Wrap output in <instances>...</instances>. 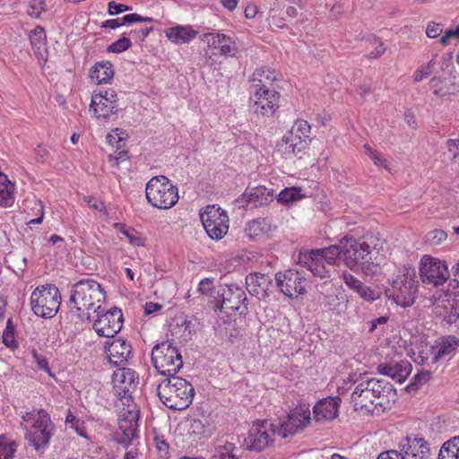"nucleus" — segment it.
Here are the masks:
<instances>
[{"instance_id": "nucleus-1", "label": "nucleus", "mask_w": 459, "mask_h": 459, "mask_svg": "<svg viewBox=\"0 0 459 459\" xmlns=\"http://www.w3.org/2000/svg\"><path fill=\"white\" fill-rule=\"evenodd\" d=\"M112 393L126 405L119 412L118 430L116 440L118 444L127 446L137 437L139 411L133 403L132 392L135 388V372L127 368H117L112 375Z\"/></svg>"}, {"instance_id": "nucleus-2", "label": "nucleus", "mask_w": 459, "mask_h": 459, "mask_svg": "<svg viewBox=\"0 0 459 459\" xmlns=\"http://www.w3.org/2000/svg\"><path fill=\"white\" fill-rule=\"evenodd\" d=\"M396 400L394 385L383 378L362 379L354 388L351 401L355 411L371 415L391 409Z\"/></svg>"}, {"instance_id": "nucleus-3", "label": "nucleus", "mask_w": 459, "mask_h": 459, "mask_svg": "<svg viewBox=\"0 0 459 459\" xmlns=\"http://www.w3.org/2000/svg\"><path fill=\"white\" fill-rule=\"evenodd\" d=\"M157 393L165 406L180 411L187 408L192 403L195 388L186 379L171 376L158 385Z\"/></svg>"}, {"instance_id": "nucleus-4", "label": "nucleus", "mask_w": 459, "mask_h": 459, "mask_svg": "<svg viewBox=\"0 0 459 459\" xmlns=\"http://www.w3.org/2000/svg\"><path fill=\"white\" fill-rule=\"evenodd\" d=\"M105 299L101 285L92 279H83L73 285L68 307L77 312L100 309V303Z\"/></svg>"}, {"instance_id": "nucleus-5", "label": "nucleus", "mask_w": 459, "mask_h": 459, "mask_svg": "<svg viewBox=\"0 0 459 459\" xmlns=\"http://www.w3.org/2000/svg\"><path fill=\"white\" fill-rule=\"evenodd\" d=\"M372 252L373 249L365 241L350 238L342 245V260L356 273L361 271L366 275H374L377 264L372 261Z\"/></svg>"}, {"instance_id": "nucleus-6", "label": "nucleus", "mask_w": 459, "mask_h": 459, "mask_svg": "<svg viewBox=\"0 0 459 459\" xmlns=\"http://www.w3.org/2000/svg\"><path fill=\"white\" fill-rule=\"evenodd\" d=\"M148 202L155 208L167 210L178 201V190L165 176L152 177L145 187Z\"/></svg>"}, {"instance_id": "nucleus-7", "label": "nucleus", "mask_w": 459, "mask_h": 459, "mask_svg": "<svg viewBox=\"0 0 459 459\" xmlns=\"http://www.w3.org/2000/svg\"><path fill=\"white\" fill-rule=\"evenodd\" d=\"M152 363L163 376L171 377L183 367V359L178 349L171 341L156 344L152 350Z\"/></svg>"}, {"instance_id": "nucleus-8", "label": "nucleus", "mask_w": 459, "mask_h": 459, "mask_svg": "<svg viewBox=\"0 0 459 459\" xmlns=\"http://www.w3.org/2000/svg\"><path fill=\"white\" fill-rule=\"evenodd\" d=\"M61 304L59 290L52 284L37 287L30 296V306L34 314L44 318H52Z\"/></svg>"}, {"instance_id": "nucleus-9", "label": "nucleus", "mask_w": 459, "mask_h": 459, "mask_svg": "<svg viewBox=\"0 0 459 459\" xmlns=\"http://www.w3.org/2000/svg\"><path fill=\"white\" fill-rule=\"evenodd\" d=\"M119 109L117 94L114 89H100L92 94L90 111L100 122L117 119Z\"/></svg>"}, {"instance_id": "nucleus-10", "label": "nucleus", "mask_w": 459, "mask_h": 459, "mask_svg": "<svg viewBox=\"0 0 459 459\" xmlns=\"http://www.w3.org/2000/svg\"><path fill=\"white\" fill-rule=\"evenodd\" d=\"M54 430L55 425L48 412L39 410L32 426L27 430L25 438L35 450L44 452L49 445Z\"/></svg>"}, {"instance_id": "nucleus-11", "label": "nucleus", "mask_w": 459, "mask_h": 459, "mask_svg": "<svg viewBox=\"0 0 459 459\" xmlns=\"http://www.w3.org/2000/svg\"><path fill=\"white\" fill-rule=\"evenodd\" d=\"M203 226L212 239H221L229 230V217L224 210L216 205H208L200 213Z\"/></svg>"}, {"instance_id": "nucleus-12", "label": "nucleus", "mask_w": 459, "mask_h": 459, "mask_svg": "<svg viewBox=\"0 0 459 459\" xmlns=\"http://www.w3.org/2000/svg\"><path fill=\"white\" fill-rule=\"evenodd\" d=\"M277 427L267 420H258L251 426L248 436L245 439L247 447L254 451H263L273 443Z\"/></svg>"}, {"instance_id": "nucleus-13", "label": "nucleus", "mask_w": 459, "mask_h": 459, "mask_svg": "<svg viewBox=\"0 0 459 459\" xmlns=\"http://www.w3.org/2000/svg\"><path fill=\"white\" fill-rule=\"evenodd\" d=\"M403 277V279L394 281L392 289L387 290L385 295L396 305L406 307L414 302L418 291V281L408 275Z\"/></svg>"}, {"instance_id": "nucleus-14", "label": "nucleus", "mask_w": 459, "mask_h": 459, "mask_svg": "<svg viewBox=\"0 0 459 459\" xmlns=\"http://www.w3.org/2000/svg\"><path fill=\"white\" fill-rule=\"evenodd\" d=\"M277 287L289 298L306 293L307 279L304 272L290 269L275 274Z\"/></svg>"}, {"instance_id": "nucleus-15", "label": "nucleus", "mask_w": 459, "mask_h": 459, "mask_svg": "<svg viewBox=\"0 0 459 459\" xmlns=\"http://www.w3.org/2000/svg\"><path fill=\"white\" fill-rule=\"evenodd\" d=\"M310 411L307 404H300L291 410L287 419L277 427V434L281 437L292 436L303 430L310 423Z\"/></svg>"}, {"instance_id": "nucleus-16", "label": "nucleus", "mask_w": 459, "mask_h": 459, "mask_svg": "<svg viewBox=\"0 0 459 459\" xmlns=\"http://www.w3.org/2000/svg\"><path fill=\"white\" fill-rule=\"evenodd\" d=\"M420 275L424 283L442 285L449 277L446 264L429 255H424L420 264Z\"/></svg>"}, {"instance_id": "nucleus-17", "label": "nucleus", "mask_w": 459, "mask_h": 459, "mask_svg": "<svg viewBox=\"0 0 459 459\" xmlns=\"http://www.w3.org/2000/svg\"><path fill=\"white\" fill-rule=\"evenodd\" d=\"M98 318L93 323V328L100 336L112 338L122 328L123 314L120 308L114 307L100 314L97 311Z\"/></svg>"}, {"instance_id": "nucleus-18", "label": "nucleus", "mask_w": 459, "mask_h": 459, "mask_svg": "<svg viewBox=\"0 0 459 459\" xmlns=\"http://www.w3.org/2000/svg\"><path fill=\"white\" fill-rule=\"evenodd\" d=\"M253 111L264 117H272L279 108L280 94L276 90L250 91Z\"/></svg>"}, {"instance_id": "nucleus-19", "label": "nucleus", "mask_w": 459, "mask_h": 459, "mask_svg": "<svg viewBox=\"0 0 459 459\" xmlns=\"http://www.w3.org/2000/svg\"><path fill=\"white\" fill-rule=\"evenodd\" d=\"M399 448L405 459H429V444L421 437L408 436L399 443Z\"/></svg>"}, {"instance_id": "nucleus-20", "label": "nucleus", "mask_w": 459, "mask_h": 459, "mask_svg": "<svg viewBox=\"0 0 459 459\" xmlns=\"http://www.w3.org/2000/svg\"><path fill=\"white\" fill-rule=\"evenodd\" d=\"M221 296V309L225 313L238 312L239 315H245L247 312V296L241 288L229 286L223 290Z\"/></svg>"}, {"instance_id": "nucleus-21", "label": "nucleus", "mask_w": 459, "mask_h": 459, "mask_svg": "<svg viewBox=\"0 0 459 459\" xmlns=\"http://www.w3.org/2000/svg\"><path fill=\"white\" fill-rule=\"evenodd\" d=\"M179 428L189 437L207 438L214 431L213 426L210 424L208 418L204 415L189 416L181 421Z\"/></svg>"}, {"instance_id": "nucleus-22", "label": "nucleus", "mask_w": 459, "mask_h": 459, "mask_svg": "<svg viewBox=\"0 0 459 459\" xmlns=\"http://www.w3.org/2000/svg\"><path fill=\"white\" fill-rule=\"evenodd\" d=\"M432 312L442 322L447 325L455 323L459 318V306L447 295H440L432 304Z\"/></svg>"}, {"instance_id": "nucleus-23", "label": "nucleus", "mask_w": 459, "mask_h": 459, "mask_svg": "<svg viewBox=\"0 0 459 459\" xmlns=\"http://www.w3.org/2000/svg\"><path fill=\"white\" fill-rule=\"evenodd\" d=\"M247 290L258 299H265L273 288V280L268 274L254 273L246 277Z\"/></svg>"}, {"instance_id": "nucleus-24", "label": "nucleus", "mask_w": 459, "mask_h": 459, "mask_svg": "<svg viewBox=\"0 0 459 459\" xmlns=\"http://www.w3.org/2000/svg\"><path fill=\"white\" fill-rule=\"evenodd\" d=\"M203 40L206 42L209 49H219L221 56H235L238 52L236 42L223 33H204Z\"/></svg>"}, {"instance_id": "nucleus-25", "label": "nucleus", "mask_w": 459, "mask_h": 459, "mask_svg": "<svg viewBox=\"0 0 459 459\" xmlns=\"http://www.w3.org/2000/svg\"><path fill=\"white\" fill-rule=\"evenodd\" d=\"M341 398L338 396L320 400L313 408L316 421L332 420L338 416Z\"/></svg>"}, {"instance_id": "nucleus-26", "label": "nucleus", "mask_w": 459, "mask_h": 459, "mask_svg": "<svg viewBox=\"0 0 459 459\" xmlns=\"http://www.w3.org/2000/svg\"><path fill=\"white\" fill-rule=\"evenodd\" d=\"M105 351L108 354L109 362L118 366L127 362L132 352V347L125 340L117 339L111 342H107L105 344Z\"/></svg>"}, {"instance_id": "nucleus-27", "label": "nucleus", "mask_w": 459, "mask_h": 459, "mask_svg": "<svg viewBox=\"0 0 459 459\" xmlns=\"http://www.w3.org/2000/svg\"><path fill=\"white\" fill-rule=\"evenodd\" d=\"M377 370L380 374L388 376L398 383H403L411 374V365L407 360H401L400 362L380 364Z\"/></svg>"}, {"instance_id": "nucleus-28", "label": "nucleus", "mask_w": 459, "mask_h": 459, "mask_svg": "<svg viewBox=\"0 0 459 459\" xmlns=\"http://www.w3.org/2000/svg\"><path fill=\"white\" fill-rule=\"evenodd\" d=\"M276 80L277 77L274 71L264 67L258 68L252 75L250 91L275 90L273 82Z\"/></svg>"}, {"instance_id": "nucleus-29", "label": "nucleus", "mask_w": 459, "mask_h": 459, "mask_svg": "<svg viewBox=\"0 0 459 459\" xmlns=\"http://www.w3.org/2000/svg\"><path fill=\"white\" fill-rule=\"evenodd\" d=\"M272 189H268L264 186H258L252 188H247L240 197L241 203L252 204L254 207H258L267 204L272 200Z\"/></svg>"}, {"instance_id": "nucleus-30", "label": "nucleus", "mask_w": 459, "mask_h": 459, "mask_svg": "<svg viewBox=\"0 0 459 459\" xmlns=\"http://www.w3.org/2000/svg\"><path fill=\"white\" fill-rule=\"evenodd\" d=\"M166 38L175 44H187L198 34L192 26L177 25L164 30Z\"/></svg>"}, {"instance_id": "nucleus-31", "label": "nucleus", "mask_w": 459, "mask_h": 459, "mask_svg": "<svg viewBox=\"0 0 459 459\" xmlns=\"http://www.w3.org/2000/svg\"><path fill=\"white\" fill-rule=\"evenodd\" d=\"M459 346V339L449 335L442 340L438 346L429 347L431 352V364L437 363L440 359L450 355Z\"/></svg>"}, {"instance_id": "nucleus-32", "label": "nucleus", "mask_w": 459, "mask_h": 459, "mask_svg": "<svg viewBox=\"0 0 459 459\" xmlns=\"http://www.w3.org/2000/svg\"><path fill=\"white\" fill-rule=\"evenodd\" d=\"M170 332L180 342H187L195 333V324L186 317H178L176 324L170 325Z\"/></svg>"}, {"instance_id": "nucleus-33", "label": "nucleus", "mask_w": 459, "mask_h": 459, "mask_svg": "<svg viewBox=\"0 0 459 459\" xmlns=\"http://www.w3.org/2000/svg\"><path fill=\"white\" fill-rule=\"evenodd\" d=\"M275 227L268 218H257L247 223L245 228L246 235L250 238H257L268 235Z\"/></svg>"}, {"instance_id": "nucleus-34", "label": "nucleus", "mask_w": 459, "mask_h": 459, "mask_svg": "<svg viewBox=\"0 0 459 459\" xmlns=\"http://www.w3.org/2000/svg\"><path fill=\"white\" fill-rule=\"evenodd\" d=\"M90 76L96 80L97 83H107L114 76L113 65L109 61H101L96 63L91 69Z\"/></svg>"}, {"instance_id": "nucleus-35", "label": "nucleus", "mask_w": 459, "mask_h": 459, "mask_svg": "<svg viewBox=\"0 0 459 459\" xmlns=\"http://www.w3.org/2000/svg\"><path fill=\"white\" fill-rule=\"evenodd\" d=\"M313 275L320 278H329L331 272L334 269L328 267V264L320 259L314 252L310 251L308 255V261L304 262Z\"/></svg>"}, {"instance_id": "nucleus-36", "label": "nucleus", "mask_w": 459, "mask_h": 459, "mask_svg": "<svg viewBox=\"0 0 459 459\" xmlns=\"http://www.w3.org/2000/svg\"><path fill=\"white\" fill-rule=\"evenodd\" d=\"M14 184L0 171V206L10 207L14 203Z\"/></svg>"}, {"instance_id": "nucleus-37", "label": "nucleus", "mask_w": 459, "mask_h": 459, "mask_svg": "<svg viewBox=\"0 0 459 459\" xmlns=\"http://www.w3.org/2000/svg\"><path fill=\"white\" fill-rule=\"evenodd\" d=\"M312 252L321 260L328 264V267H333L334 269V265L339 258H342V247L333 245L325 248L320 249H312Z\"/></svg>"}, {"instance_id": "nucleus-38", "label": "nucleus", "mask_w": 459, "mask_h": 459, "mask_svg": "<svg viewBox=\"0 0 459 459\" xmlns=\"http://www.w3.org/2000/svg\"><path fill=\"white\" fill-rule=\"evenodd\" d=\"M438 459H459V436L443 444L439 450Z\"/></svg>"}, {"instance_id": "nucleus-39", "label": "nucleus", "mask_w": 459, "mask_h": 459, "mask_svg": "<svg viewBox=\"0 0 459 459\" xmlns=\"http://www.w3.org/2000/svg\"><path fill=\"white\" fill-rule=\"evenodd\" d=\"M367 42L368 43V48H372L367 55V57L369 59H376L380 57L386 50L384 43L379 38L376 36H369L367 39Z\"/></svg>"}, {"instance_id": "nucleus-40", "label": "nucleus", "mask_w": 459, "mask_h": 459, "mask_svg": "<svg viewBox=\"0 0 459 459\" xmlns=\"http://www.w3.org/2000/svg\"><path fill=\"white\" fill-rule=\"evenodd\" d=\"M305 195L301 194L299 187H286L278 195L277 201L281 204H289L297 200H300Z\"/></svg>"}, {"instance_id": "nucleus-41", "label": "nucleus", "mask_w": 459, "mask_h": 459, "mask_svg": "<svg viewBox=\"0 0 459 459\" xmlns=\"http://www.w3.org/2000/svg\"><path fill=\"white\" fill-rule=\"evenodd\" d=\"M32 47L40 51L46 45L47 36L43 27L37 26L29 35Z\"/></svg>"}, {"instance_id": "nucleus-42", "label": "nucleus", "mask_w": 459, "mask_h": 459, "mask_svg": "<svg viewBox=\"0 0 459 459\" xmlns=\"http://www.w3.org/2000/svg\"><path fill=\"white\" fill-rule=\"evenodd\" d=\"M429 88L437 97H445L451 94L450 89L446 86V79L443 77H433L429 81Z\"/></svg>"}, {"instance_id": "nucleus-43", "label": "nucleus", "mask_w": 459, "mask_h": 459, "mask_svg": "<svg viewBox=\"0 0 459 459\" xmlns=\"http://www.w3.org/2000/svg\"><path fill=\"white\" fill-rule=\"evenodd\" d=\"M235 445L231 442H226L223 446H219L210 459H238L233 453Z\"/></svg>"}, {"instance_id": "nucleus-44", "label": "nucleus", "mask_w": 459, "mask_h": 459, "mask_svg": "<svg viewBox=\"0 0 459 459\" xmlns=\"http://www.w3.org/2000/svg\"><path fill=\"white\" fill-rule=\"evenodd\" d=\"M326 299V306H328L329 309L340 313L345 307L344 302L347 301L346 296L339 292L335 295H328L325 297Z\"/></svg>"}, {"instance_id": "nucleus-45", "label": "nucleus", "mask_w": 459, "mask_h": 459, "mask_svg": "<svg viewBox=\"0 0 459 459\" xmlns=\"http://www.w3.org/2000/svg\"><path fill=\"white\" fill-rule=\"evenodd\" d=\"M17 445L8 441L4 437H0V459H13Z\"/></svg>"}, {"instance_id": "nucleus-46", "label": "nucleus", "mask_w": 459, "mask_h": 459, "mask_svg": "<svg viewBox=\"0 0 459 459\" xmlns=\"http://www.w3.org/2000/svg\"><path fill=\"white\" fill-rule=\"evenodd\" d=\"M356 293L367 302H373L377 300L381 296L379 290L367 286L364 283L359 287Z\"/></svg>"}, {"instance_id": "nucleus-47", "label": "nucleus", "mask_w": 459, "mask_h": 459, "mask_svg": "<svg viewBox=\"0 0 459 459\" xmlns=\"http://www.w3.org/2000/svg\"><path fill=\"white\" fill-rule=\"evenodd\" d=\"M278 151L281 152L286 159L301 152L299 146H293V143L285 139V136H283L281 143H278Z\"/></svg>"}, {"instance_id": "nucleus-48", "label": "nucleus", "mask_w": 459, "mask_h": 459, "mask_svg": "<svg viewBox=\"0 0 459 459\" xmlns=\"http://www.w3.org/2000/svg\"><path fill=\"white\" fill-rule=\"evenodd\" d=\"M117 228H120V231L122 234H124L129 240V242L134 246H143V242L140 236H138V233L131 228H126L124 225L121 224H116Z\"/></svg>"}, {"instance_id": "nucleus-49", "label": "nucleus", "mask_w": 459, "mask_h": 459, "mask_svg": "<svg viewBox=\"0 0 459 459\" xmlns=\"http://www.w3.org/2000/svg\"><path fill=\"white\" fill-rule=\"evenodd\" d=\"M132 46L131 40L125 36L121 37L117 41L113 42L108 47V51L112 53H121L130 48Z\"/></svg>"}, {"instance_id": "nucleus-50", "label": "nucleus", "mask_w": 459, "mask_h": 459, "mask_svg": "<svg viewBox=\"0 0 459 459\" xmlns=\"http://www.w3.org/2000/svg\"><path fill=\"white\" fill-rule=\"evenodd\" d=\"M46 10V4L43 0H31L28 7V14L33 18H39L40 13Z\"/></svg>"}, {"instance_id": "nucleus-51", "label": "nucleus", "mask_w": 459, "mask_h": 459, "mask_svg": "<svg viewBox=\"0 0 459 459\" xmlns=\"http://www.w3.org/2000/svg\"><path fill=\"white\" fill-rule=\"evenodd\" d=\"M446 239V233L442 230H433L426 235V240L432 245H439Z\"/></svg>"}, {"instance_id": "nucleus-52", "label": "nucleus", "mask_w": 459, "mask_h": 459, "mask_svg": "<svg viewBox=\"0 0 459 459\" xmlns=\"http://www.w3.org/2000/svg\"><path fill=\"white\" fill-rule=\"evenodd\" d=\"M291 130H294V133L304 136V139L309 138L310 125L306 120H297Z\"/></svg>"}, {"instance_id": "nucleus-53", "label": "nucleus", "mask_w": 459, "mask_h": 459, "mask_svg": "<svg viewBox=\"0 0 459 459\" xmlns=\"http://www.w3.org/2000/svg\"><path fill=\"white\" fill-rule=\"evenodd\" d=\"M435 65L434 59H431L426 66L418 69L413 75L415 82H421L423 79L429 77L431 74L432 67Z\"/></svg>"}, {"instance_id": "nucleus-54", "label": "nucleus", "mask_w": 459, "mask_h": 459, "mask_svg": "<svg viewBox=\"0 0 459 459\" xmlns=\"http://www.w3.org/2000/svg\"><path fill=\"white\" fill-rule=\"evenodd\" d=\"M284 136L285 139L289 140L293 143V146H299V149L300 151L305 149L307 144L306 139H304V136L300 135L299 134L294 133V130H290Z\"/></svg>"}, {"instance_id": "nucleus-55", "label": "nucleus", "mask_w": 459, "mask_h": 459, "mask_svg": "<svg viewBox=\"0 0 459 459\" xmlns=\"http://www.w3.org/2000/svg\"><path fill=\"white\" fill-rule=\"evenodd\" d=\"M429 371H422L413 377V382L407 386V389H418L420 385L427 383L430 379Z\"/></svg>"}, {"instance_id": "nucleus-56", "label": "nucleus", "mask_w": 459, "mask_h": 459, "mask_svg": "<svg viewBox=\"0 0 459 459\" xmlns=\"http://www.w3.org/2000/svg\"><path fill=\"white\" fill-rule=\"evenodd\" d=\"M31 354H32V358L34 359V361L37 363L38 368L40 370H43L46 373L52 376L47 359L44 356H42L41 354H39L35 349L32 350Z\"/></svg>"}, {"instance_id": "nucleus-57", "label": "nucleus", "mask_w": 459, "mask_h": 459, "mask_svg": "<svg viewBox=\"0 0 459 459\" xmlns=\"http://www.w3.org/2000/svg\"><path fill=\"white\" fill-rule=\"evenodd\" d=\"M342 278L345 284L355 292L363 284L361 281H359V279H357L355 276L349 273H343Z\"/></svg>"}, {"instance_id": "nucleus-58", "label": "nucleus", "mask_w": 459, "mask_h": 459, "mask_svg": "<svg viewBox=\"0 0 459 459\" xmlns=\"http://www.w3.org/2000/svg\"><path fill=\"white\" fill-rule=\"evenodd\" d=\"M152 30V27H142L138 30H132L129 35L136 41L142 42L145 39V38L149 35V33Z\"/></svg>"}, {"instance_id": "nucleus-59", "label": "nucleus", "mask_w": 459, "mask_h": 459, "mask_svg": "<svg viewBox=\"0 0 459 459\" xmlns=\"http://www.w3.org/2000/svg\"><path fill=\"white\" fill-rule=\"evenodd\" d=\"M121 19L122 25L126 23L142 22H152V18L143 17L138 13H130L123 16Z\"/></svg>"}, {"instance_id": "nucleus-60", "label": "nucleus", "mask_w": 459, "mask_h": 459, "mask_svg": "<svg viewBox=\"0 0 459 459\" xmlns=\"http://www.w3.org/2000/svg\"><path fill=\"white\" fill-rule=\"evenodd\" d=\"M128 10H131V7L124 4H117L114 1L108 4V12L110 15L118 14Z\"/></svg>"}, {"instance_id": "nucleus-61", "label": "nucleus", "mask_w": 459, "mask_h": 459, "mask_svg": "<svg viewBox=\"0 0 459 459\" xmlns=\"http://www.w3.org/2000/svg\"><path fill=\"white\" fill-rule=\"evenodd\" d=\"M443 31V26L441 23H436L434 22H429L426 29V34L429 38L435 39L441 34Z\"/></svg>"}, {"instance_id": "nucleus-62", "label": "nucleus", "mask_w": 459, "mask_h": 459, "mask_svg": "<svg viewBox=\"0 0 459 459\" xmlns=\"http://www.w3.org/2000/svg\"><path fill=\"white\" fill-rule=\"evenodd\" d=\"M83 201L85 203H87V204L95 209V210H98L100 212H104L105 214L107 213V210H106V207H105V204L103 202L94 198L93 196H84L83 197Z\"/></svg>"}, {"instance_id": "nucleus-63", "label": "nucleus", "mask_w": 459, "mask_h": 459, "mask_svg": "<svg viewBox=\"0 0 459 459\" xmlns=\"http://www.w3.org/2000/svg\"><path fill=\"white\" fill-rule=\"evenodd\" d=\"M156 447L161 457H166L169 455V444L162 437H155Z\"/></svg>"}, {"instance_id": "nucleus-64", "label": "nucleus", "mask_w": 459, "mask_h": 459, "mask_svg": "<svg viewBox=\"0 0 459 459\" xmlns=\"http://www.w3.org/2000/svg\"><path fill=\"white\" fill-rule=\"evenodd\" d=\"M377 459H405L403 455H402V451L400 452L396 450H388L382 452Z\"/></svg>"}]
</instances>
